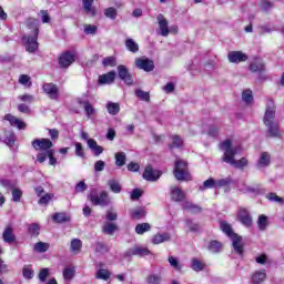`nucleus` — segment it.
Returning <instances> with one entry per match:
<instances>
[{
	"instance_id": "obj_1",
	"label": "nucleus",
	"mask_w": 284,
	"mask_h": 284,
	"mask_svg": "<svg viewBox=\"0 0 284 284\" xmlns=\"http://www.w3.org/2000/svg\"><path fill=\"white\" fill-rule=\"evenodd\" d=\"M220 149L224 152L222 156V161H224V163H229L230 165H233V168H239L240 170L250 165V161L246 158H242L239 161L234 159V156H236L239 152L241 154L243 150L239 145L232 146V140H224L220 144Z\"/></svg>"
},
{
	"instance_id": "obj_2",
	"label": "nucleus",
	"mask_w": 284,
	"mask_h": 284,
	"mask_svg": "<svg viewBox=\"0 0 284 284\" xmlns=\"http://www.w3.org/2000/svg\"><path fill=\"white\" fill-rule=\"evenodd\" d=\"M28 27L33 30V33L31 36H23L22 42L27 52L34 53L36 50H39V42H37V39H39V21L29 20Z\"/></svg>"
},
{
	"instance_id": "obj_3",
	"label": "nucleus",
	"mask_w": 284,
	"mask_h": 284,
	"mask_svg": "<svg viewBox=\"0 0 284 284\" xmlns=\"http://www.w3.org/2000/svg\"><path fill=\"white\" fill-rule=\"evenodd\" d=\"M88 199L92 205H101V207H105L110 203V195L108 194V191H102L99 194L97 189H91Z\"/></svg>"
},
{
	"instance_id": "obj_4",
	"label": "nucleus",
	"mask_w": 284,
	"mask_h": 284,
	"mask_svg": "<svg viewBox=\"0 0 284 284\" xmlns=\"http://www.w3.org/2000/svg\"><path fill=\"white\" fill-rule=\"evenodd\" d=\"M174 176L178 181H192L190 171L187 169V162L178 159L174 164Z\"/></svg>"
},
{
	"instance_id": "obj_5",
	"label": "nucleus",
	"mask_w": 284,
	"mask_h": 284,
	"mask_svg": "<svg viewBox=\"0 0 284 284\" xmlns=\"http://www.w3.org/2000/svg\"><path fill=\"white\" fill-rule=\"evenodd\" d=\"M276 118V104H274V100L267 99L266 100V110L264 113V124L272 125L274 123V119Z\"/></svg>"
},
{
	"instance_id": "obj_6",
	"label": "nucleus",
	"mask_w": 284,
	"mask_h": 284,
	"mask_svg": "<svg viewBox=\"0 0 284 284\" xmlns=\"http://www.w3.org/2000/svg\"><path fill=\"white\" fill-rule=\"evenodd\" d=\"M231 240L235 254L243 257L245 254V244H243V237L235 234L231 237Z\"/></svg>"
},
{
	"instance_id": "obj_7",
	"label": "nucleus",
	"mask_w": 284,
	"mask_h": 284,
	"mask_svg": "<svg viewBox=\"0 0 284 284\" xmlns=\"http://www.w3.org/2000/svg\"><path fill=\"white\" fill-rule=\"evenodd\" d=\"M32 148L36 150H42V152H49V150H52V141L50 139H36L31 143Z\"/></svg>"
},
{
	"instance_id": "obj_8",
	"label": "nucleus",
	"mask_w": 284,
	"mask_h": 284,
	"mask_svg": "<svg viewBox=\"0 0 284 284\" xmlns=\"http://www.w3.org/2000/svg\"><path fill=\"white\" fill-rule=\"evenodd\" d=\"M135 68L144 70V72H152V70H154V61L148 58H138L135 60Z\"/></svg>"
},
{
	"instance_id": "obj_9",
	"label": "nucleus",
	"mask_w": 284,
	"mask_h": 284,
	"mask_svg": "<svg viewBox=\"0 0 284 284\" xmlns=\"http://www.w3.org/2000/svg\"><path fill=\"white\" fill-rule=\"evenodd\" d=\"M58 63H59L60 68H70V65L74 63V53H72L70 51L63 52L59 57Z\"/></svg>"
},
{
	"instance_id": "obj_10",
	"label": "nucleus",
	"mask_w": 284,
	"mask_h": 284,
	"mask_svg": "<svg viewBox=\"0 0 284 284\" xmlns=\"http://www.w3.org/2000/svg\"><path fill=\"white\" fill-rule=\"evenodd\" d=\"M247 54L243 51H230L227 53V60L230 63H243L247 61Z\"/></svg>"
},
{
	"instance_id": "obj_11",
	"label": "nucleus",
	"mask_w": 284,
	"mask_h": 284,
	"mask_svg": "<svg viewBox=\"0 0 284 284\" xmlns=\"http://www.w3.org/2000/svg\"><path fill=\"white\" fill-rule=\"evenodd\" d=\"M118 74L121 81H124L126 85H132V83H134V80H132V74H130V71L128 70V67L123 64L119 65Z\"/></svg>"
},
{
	"instance_id": "obj_12",
	"label": "nucleus",
	"mask_w": 284,
	"mask_h": 284,
	"mask_svg": "<svg viewBox=\"0 0 284 284\" xmlns=\"http://www.w3.org/2000/svg\"><path fill=\"white\" fill-rule=\"evenodd\" d=\"M2 240L4 243L12 245V243L17 242V235H14V227L11 224H8L2 233Z\"/></svg>"
},
{
	"instance_id": "obj_13",
	"label": "nucleus",
	"mask_w": 284,
	"mask_h": 284,
	"mask_svg": "<svg viewBox=\"0 0 284 284\" xmlns=\"http://www.w3.org/2000/svg\"><path fill=\"white\" fill-rule=\"evenodd\" d=\"M156 19H158L159 32L161 37H169L170 27H169L168 19H165V16L160 13Z\"/></svg>"
},
{
	"instance_id": "obj_14",
	"label": "nucleus",
	"mask_w": 284,
	"mask_h": 284,
	"mask_svg": "<svg viewBox=\"0 0 284 284\" xmlns=\"http://www.w3.org/2000/svg\"><path fill=\"white\" fill-rule=\"evenodd\" d=\"M142 176L145 181H159V179H161V171L154 170L152 166H146Z\"/></svg>"
},
{
	"instance_id": "obj_15",
	"label": "nucleus",
	"mask_w": 284,
	"mask_h": 284,
	"mask_svg": "<svg viewBox=\"0 0 284 284\" xmlns=\"http://www.w3.org/2000/svg\"><path fill=\"white\" fill-rule=\"evenodd\" d=\"M150 251L144 246H133L125 252V256H149Z\"/></svg>"
},
{
	"instance_id": "obj_16",
	"label": "nucleus",
	"mask_w": 284,
	"mask_h": 284,
	"mask_svg": "<svg viewBox=\"0 0 284 284\" xmlns=\"http://www.w3.org/2000/svg\"><path fill=\"white\" fill-rule=\"evenodd\" d=\"M237 219L242 223V225H245V227H252V215H250V212L245 209H240L237 213Z\"/></svg>"
},
{
	"instance_id": "obj_17",
	"label": "nucleus",
	"mask_w": 284,
	"mask_h": 284,
	"mask_svg": "<svg viewBox=\"0 0 284 284\" xmlns=\"http://www.w3.org/2000/svg\"><path fill=\"white\" fill-rule=\"evenodd\" d=\"M116 79V72L110 71L105 74H102L98 79L100 85H111V83Z\"/></svg>"
},
{
	"instance_id": "obj_18",
	"label": "nucleus",
	"mask_w": 284,
	"mask_h": 284,
	"mask_svg": "<svg viewBox=\"0 0 284 284\" xmlns=\"http://www.w3.org/2000/svg\"><path fill=\"white\" fill-rule=\"evenodd\" d=\"M4 121H9L12 128H18V130H26V122L21 121L20 119H18L12 114H6Z\"/></svg>"
},
{
	"instance_id": "obj_19",
	"label": "nucleus",
	"mask_w": 284,
	"mask_h": 284,
	"mask_svg": "<svg viewBox=\"0 0 284 284\" xmlns=\"http://www.w3.org/2000/svg\"><path fill=\"white\" fill-rule=\"evenodd\" d=\"M272 155L267 152H262L260 159L256 163L257 170H263V168H268L270 163H272Z\"/></svg>"
},
{
	"instance_id": "obj_20",
	"label": "nucleus",
	"mask_w": 284,
	"mask_h": 284,
	"mask_svg": "<svg viewBox=\"0 0 284 284\" xmlns=\"http://www.w3.org/2000/svg\"><path fill=\"white\" fill-rule=\"evenodd\" d=\"M171 199L175 201V203H181V201H185V192L180 187L172 186L171 187Z\"/></svg>"
},
{
	"instance_id": "obj_21",
	"label": "nucleus",
	"mask_w": 284,
	"mask_h": 284,
	"mask_svg": "<svg viewBox=\"0 0 284 284\" xmlns=\"http://www.w3.org/2000/svg\"><path fill=\"white\" fill-rule=\"evenodd\" d=\"M43 91L50 97V99H59V88L54 83H45Z\"/></svg>"
},
{
	"instance_id": "obj_22",
	"label": "nucleus",
	"mask_w": 284,
	"mask_h": 284,
	"mask_svg": "<svg viewBox=\"0 0 284 284\" xmlns=\"http://www.w3.org/2000/svg\"><path fill=\"white\" fill-rule=\"evenodd\" d=\"M171 239L172 235H170V233H158L152 237L151 243H153V245H161V243H168Z\"/></svg>"
},
{
	"instance_id": "obj_23",
	"label": "nucleus",
	"mask_w": 284,
	"mask_h": 284,
	"mask_svg": "<svg viewBox=\"0 0 284 284\" xmlns=\"http://www.w3.org/2000/svg\"><path fill=\"white\" fill-rule=\"evenodd\" d=\"M88 148H90L91 152H93L94 156H100V154H103L104 150L103 146L99 145L97 143V140L90 139L88 140Z\"/></svg>"
},
{
	"instance_id": "obj_24",
	"label": "nucleus",
	"mask_w": 284,
	"mask_h": 284,
	"mask_svg": "<svg viewBox=\"0 0 284 284\" xmlns=\"http://www.w3.org/2000/svg\"><path fill=\"white\" fill-rule=\"evenodd\" d=\"M267 278V273L265 271H255L252 274L251 283L252 284H262Z\"/></svg>"
},
{
	"instance_id": "obj_25",
	"label": "nucleus",
	"mask_w": 284,
	"mask_h": 284,
	"mask_svg": "<svg viewBox=\"0 0 284 284\" xmlns=\"http://www.w3.org/2000/svg\"><path fill=\"white\" fill-rule=\"evenodd\" d=\"M78 103H80V105H83L87 116L90 118L97 113V110L89 101H82L81 99H79Z\"/></svg>"
},
{
	"instance_id": "obj_26",
	"label": "nucleus",
	"mask_w": 284,
	"mask_h": 284,
	"mask_svg": "<svg viewBox=\"0 0 284 284\" xmlns=\"http://www.w3.org/2000/svg\"><path fill=\"white\" fill-rule=\"evenodd\" d=\"M118 231H119V226L112 222H106L102 226V232L104 234H108L109 236H112V234H114V232H118Z\"/></svg>"
},
{
	"instance_id": "obj_27",
	"label": "nucleus",
	"mask_w": 284,
	"mask_h": 284,
	"mask_svg": "<svg viewBox=\"0 0 284 284\" xmlns=\"http://www.w3.org/2000/svg\"><path fill=\"white\" fill-rule=\"evenodd\" d=\"M182 209L187 210V212H191V214H199V212H201V209L199 207V205L190 201H184L182 203Z\"/></svg>"
},
{
	"instance_id": "obj_28",
	"label": "nucleus",
	"mask_w": 284,
	"mask_h": 284,
	"mask_svg": "<svg viewBox=\"0 0 284 284\" xmlns=\"http://www.w3.org/2000/svg\"><path fill=\"white\" fill-rule=\"evenodd\" d=\"M108 187H110L111 192L114 194H121V190H123L119 180L114 179L108 181Z\"/></svg>"
},
{
	"instance_id": "obj_29",
	"label": "nucleus",
	"mask_w": 284,
	"mask_h": 284,
	"mask_svg": "<svg viewBox=\"0 0 284 284\" xmlns=\"http://www.w3.org/2000/svg\"><path fill=\"white\" fill-rule=\"evenodd\" d=\"M106 110L111 116H116L121 112V105L116 102H108Z\"/></svg>"
},
{
	"instance_id": "obj_30",
	"label": "nucleus",
	"mask_w": 284,
	"mask_h": 284,
	"mask_svg": "<svg viewBox=\"0 0 284 284\" xmlns=\"http://www.w3.org/2000/svg\"><path fill=\"white\" fill-rule=\"evenodd\" d=\"M145 209L138 207L131 211V219H133V221H141V219H145Z\"/></svg>"
},
{
	"instance_id": "obj_31",
	"label": "nucleus",
	"mask_w": 284,
	"mask_h": 284,
	"mask_svg": "<svg viewBox=\"0 0 284 284\" xmlns=\"http://www.w3.org/2000/svg\"><path fill=\"white\" fill-rule=\"evenodd\" d=\"M267 126V136H281V132L278 131V124L272 122L271 124H266Z\"/></svg>"
},
{
	"instance_id": "obj_32",
	"label": "nucleus",
	"mask_w": 284,
	"mask_h": 284,
	"mask_svg": "<svg viewBox=\"0 0 284 284\" xmlns=\"http://www.w3.org/2000/svg\"><path fill=\"white\" fill-rule=\"evenodd\" d=\"M257 225L261 232H265L267 230V225H270L268 217L264 214L260 215L257 219Z\"/></svg>"
},
{
	"instance_id": "obj_33",
	"label": "nucleus",
	"mask_w": 284,
	"mask_h": 284,
	"mask_svg": "<svg viewBox=\"0 0 284 284\" xmlns=\"http://www.w3.org/2000/svg\"><path fill=\"white\" fill-rule=\"evenodd\" d=\"M191 267L194 272H203V270H205V264L201 260L194 257L191 261Z\"/></svg>"
},
{
	"instance_id": "obj_34",
	"label": "nucleus",
	"mask_w": 284,
	"mask_h": 284,
	"mask_svg": "<svg viewBox=\"0 0 284 284\" xmlns=\"http://www.w3.org/2000/svg\"><path fill=\"white\" fill-rule=\"evenodd\" d=\"M125 47L129 52H139V43L132 40V38L125 40Z\"/></svg>"
},
{
	"instance_id": "obj_35",
	"label": "nucleus",
	"mask_w": 284,
	"mask_h": 284,
	"mask_svg": "<svg viewBox=\"0 0 284 284\" xmlns=\"http://www.w3.org/2000/svg\"><path fill=\"white\" fill-rule=\"evenodd\" d=\"M242 101L247 105H251L252 101H254V95L252 94V90L246 89L242 93Z\"/></svg>"
},
{
	"instance_id": "obj_36",
	"label": "nucleus",
	"mask_w": 284,
	"mask_h": 284,
	"mask_svg": "<svg viewBox=\"0 0 284 284\" xmlns=\"http://www.w3.org/2000/svg\"><path fill=\"white\" fill-rule=\"evenodd\" d=\"M172 143L169 145L170 150H174V148H183V139L179 135H172Z\"/></svg>"
},
{
	"instance_id": "obj_37",
	"label": "nucleus",
	"mask_w": 284,
	"mask_h": 284,
	"mask_svg": "<svg viewBox=\"0 0 284 284\" xmlns=\"http://www.w3.org/2000/svg\"><path fill=\"white\" fill-rule=\"evenodd\" d=\"M81 247H83V242H81V240L73 239L71 241V252L79 254V252H81Z\"/></svg>"
},
{
	"instance_id": "obj_38",
	"label": "nucleus",
	"mask_w": 284,
	"mask_h": 284,
	"mask_svg": "<svg viewBox=\"0 0 284 284\" xmlns=\"http://www.w3.org/2000/svg\"><path fill=\"white\" fill-rule=\"evenodd\" d=\"M33 250L40 254H43V252H48V250H50V244L45 242H38L34 244Z\"/></svg>"
},
{
	"instance_id": "obj_39",
	"label": "nucleus",
	"mask_w": 284,
	"mask_h": 284,
	"mask_svg": "<svg viewBox=\"0 0 284 284\" xmlns=\"http://www.w3.org/2000/svg\"><path fill=\"white\" fill-rule=\"evenodd\" d=\"M110 276H111L110 271L105 268H100L95 273V278H100L101 281H108Z\"/></svg>"
},
{
	"instance_id": "obj_40",
	"label": "nucleus",
	"mask_w": 284,
	"mask_h": 284,
	"mask_svg": "<svg viewBox=\"0 0 284 284\" xmlns=\"http://www.w3.org/2000/svg\"><path fill=\"white\" fill-rule=\"evenodd\" d=\"M209 250L213 254H219V252H221V250H223V244H221V242H219V241H212L209 245Z\"/></svg>"
},
{
	"instance_id": "obj_41",
	"label": "nucleus",
	"mask_w": 284,
	"mask_h": 284,
	"mask_svg": "<svg viewBox=\"0 0 284 284\" xmlns=\"http://www.w3.org/2000/svg\"><path fill=\"white\" fill-rule=\"evenodd\" d=\"M54 199V194L52 193H44L40 196V200L38 201L39 205H48L50 201Z\"/></svg>"
},
{
	"instance_id": "obj_42",
	"label": "nucleus",
	"mask_w": 284,
	"mask_h": 284,
	"mask_svg": "<svg viewBox=\"0 0 284 284\" xmlns=\"http://www.w3.org/2000/svg\"><path fill=\"white\" fill-rule=\"evenodd\" d=\"M150 230H152L150 223H141L135 226V232L138 234H145V232H150Z\"/></svg>"
},
{
	"instance_id": "obj_43",
	"label": "nucleus",
	"mask_w": 284,
	"mask_h": 284,
	"mask_svg": "<svg viewBox=\"0 0 284 284\" xmlns=\"http://www.w3.org/2000/svg\"><path fill=\"white\" fill-rule=\"evenodd\" d=\"M125 153L124 152H118L115 153V165H118V168H123V165H125Z\"/></svg>"
},
{
	"instance_id": "obj_44",
	"label": "nucleus",
	"mask_w": 284,
	"mask_h": 284,
	"mask_svg": "<svg viewBox=\"0 0 284 284\" xmlns=\"http://www.w3.org/2000/svg\"><path fill=\"white\" fill-rule=\"evenodd\" d=\"M102 65L104 68H116V58L114 57H106L102 60Z\"/></svg>"
},
{
	"instance_id": "obj_45",
	"label": "nucleus",
	"mask_w": 284,
	"mask_h": 284,
	"mask_svg": "<svg viewBox=\"0 0 284 284\" xmlns=\"http://www.w3.org/2000/svg\"><path fill=\"white\" fill-rule=\"evenodd\" d=\"M220 227H221L222 232H224V234H226L231 239H232V236L235 235L234 231H232V226L227 222H222L220 224Z\"/></svg>"
},
{
	"instance_id": "obj_46",
	"label": "nucleus",
	"mask_w": 284,
	"mask_h": 284,
	"mask_svg": "<svg viewBox=\"0 0 284 284\" xmlns=\"http://www.w3.org/2000/svg\"><path fill=\"white\" fill-rule=\"evenodd\" d=\"M4 136V143H7V145L9 146H12L14 141H17V136H14V134L11 131H6Z\"/></svg>"
},
{
	"instance_id": "obj_47",
	"label": "nucleus",
	"mask_w": 284,
	"mask_h": 284,
	"mask_svg": "<svg viewBox=\"0 0 284 284\" xmlns=\"http://www.w3.org/2000/svg\"><path fill=\"white\" fill-rule=\"evenodd\" d=\"M248 70H251V72H263V70H265V64L258 63V62H252L248 67Z\"/></svg>"
},
{
	"instance_id": "obj_48",
	"label": "nucleus",
	"mask_w": 284,
	"mask_h": 284,
	"mask_svg": "<svg viewBox=\"0 0 284 284\" xmlns=\"http://www.w3.org/2000/svg\"><path fill=\"white\" fill-rule=\"evenodd\" d=\"M83 9L88 14H94V9H92V3L94 0H82Z\"/></svg>"
},
{
	"instance_id": "obj_49",
	"label": "nucleus",
	"mask_w": 284,
	"mask_h": 284,
	"mask_svg": "<svg viewBox=\"0 0 284 284\" xmlns=\"http://www.w3.org/2000/svg\"><path fill=\"white\" fill-rule=\"evenodd\" d=\"M161 274H151L146 277L148 284H161Z\"/></svg>"
},
{
	"instance_id": "obj_50",
	"label": "nucleus",
	"mask_w": 284,
	"mask_h": 284,
	"mask_svg": "<svg viewBox=\"0 0 284 284\" xmlns=\"http://www.w3.org/2000/svg\"><path fill=\"white\" fill-rule=\"evenodd\" d=\"M135 97H138V99H141L142 101H150V92H145L141 89L135 90Z\"/></svg>"
},
{
	"instance_id": "obj_51",
	"label": "nucleus",
	"mask_w": 284,
	"mask_h": 284,
	"mask_svg": "<svg viewBox=\"0 0 284 284\" xmlns=\"http://www.w3.org/2000/svg\"><path fill=\"white\" fill-rule=\"evenodd\" d=\"M212 187L216 189V180L210 178L209 180L204 181L201 190H211Z\"/></svg>"
},
{
	"instance_id": "obj_52",
	"label": "nucleus",
	"mask_w": 284,
	"mask_h": 284,
	"mask_svg": "<svg viewBox=\"0 0 284 284\" xmlns=\"http://www.w3.org/2000/svg\"><path fill=\"white\" fill-rule=\"evenodd\" d=\"M63 278L64 281H72L74 278V268L67 267L63 270Z\"/></svg>"
},
{
	"instance_id": "obj_53",
	"label": "nucleus",
	"mask_w": 284,
	"mask_h": 284,
	"mask_svg": "<svg viewBox=\"0 0 284 284\" xmlns=\"http://www.w3.org/2000/svg\"><path fill=\"white\" fill-rule=\"evenodd\" d=\"M232 183V178L215 180V187H225Z\"/></svg>"
},
{
	"instance_id": "obj_54",
	"label": "nucleus",
	"mask_w": 284,
	"mask_h": 284,
	"mask_svg": "<svg viewBox=\"0 0 284 284\" xmlns=\"http://www.w3.org/2000/svg\"><path fill=\"white\" fill-rule=\"evenodd\" d=\"M266 199H267L268 201H273V202H275V203H280L281 205H284V199L281 197V196H277L276 193H268V194L266 195Z\"/></svg>"
},
{
	"instance_id": "obj_55",
	"label": "nucleus",
	"mask_w": 284,
	"mask_h": 284,
	"mask_svg": "<svg viewBox=\"0 0 284 284\" xmlns=\"http://www.w3.org/2000/svg\"><path fill=\"white\" fill-rule=\"evenodd\" d=\"M40 230L41 227L39 226V224H31L28 227V232L29 234H31V236H39Z\"/></svg>"
},
{
	"instance_id": "obj_56",
	"label": "nucleus",
	"mask_w": 284,
	"mask_h": 284,
	"mask_svg": "<svg viewBox=\"0 0 284 284\" xmlns=\"http://www.w3.org/2000/svg\"><path fill=\"white\" fill-rule=\"evenodd\" d=\"M19 83L21 85H26V88H30V85H32V82H30V75L28 74L20 75Z\"/></svg>"
},
{
	"instance_id": "obj_57",
	"label": "nucleus",
	"mask_w": 284,
	"mask_h": 284,
	"mask_svg": "<svg viewBox=\"0 0 284 284\" xmlns=\"http://www.w3.org/2000/svg\"><path fill=\"white\" fill-rule=\"evenodd\" d=\"M52 219L55 223H65V221H68L65 213H55Z\"/></svg>"
},
{
	"instance_id": "obj_58",
	"label": "nucleus",
	"mask_w": 284,
	"mask_h": 284,
	"mask_svg": "<svg viewBox=\"0 0 284 284\" xmlns=\"http://www.w3.org/2000/svg\"><path fill=\"white\" fill-rule=\"evenodd\" d=\"M75 156L85 159V152H83V144H81V142L75 143Z\"/></svg>"
},
{
	"instance_id": "obj_59",
	"label": "nucleus",
	"mask_w": 284,
	"mask_h": 284,
	"mask_svg": "<svg viewBox=\"0 0 284 284\" xmlns=\"http://www.w3.org/2000/svg\"><path fill=\"white\" fill-rule=\"evenodd\" d=\"M21 196H23V192H21V190L14 189L12 191V199L14 203H19V201H21Z\"/></svg>"
},
{
	"instance_id": "obj_60",
	"label": "nucleus",
	"mask_w": 284,
	"mask_h": 284,
	"mask_svg": "<svg viewBox=\"0 0 284 284\" xmlns=\"http://www.w3.org/2000/svg\"><path fill=\"white\" fill-rule=\"evenodd\" d=\"M104 14L108 19H116V10L112 7L105 9Z\"/></svg>"
},
{
	"instance_id": "obj_61",
	"label": "nucleus",
	"mask_w": 284,
	"mask_h": 284,
	"mask_svg": "<svg viewBox=\"0 0 284 284\" xmlns=\"http://www.w3.org/2000/svg\"><path fill=\"white\" fill-rule=\"evenodd\" d=\"M97 30L98 28L94 24H84V32L87 34H97Z\"/></svg>"
},
{
	"instance_id": "obj_62",
	"label": "nucleus",
	"mask_w": 284,
	"mask_h": 284,
	"mask_svg": "<svg viewBox=\"0 0 284 284\" xmlns=\"http://www.w3.org/2000/svg\"><path fill=\"white\" fill-rule=\"evenodd\" d=\"M74 190H75V193L85 192V190H88V184H85L84 181H80V182L75 185Z\"/></svg>"
},
{
	"instance_id": "obj_63",
	"label": "nucleus",
	"mask_w": 284,
	"mask_h": 284,
	"mask_svg": "<svg viewBox=\"0 0 284 284\" xmlns=\"http://www.w3.org/2000/svg\"><path fill=\"white\" fill-rule=\"evenodd\" d=\"M22 274L24 278H32V276H34V273L32 272V268L30 266H24L22 270Z\"/></svg>"
},
{
	"instance_id": "obj_64",
	"label": "nucleus",
	"mask_w": 284,
	"mask_h": 284,
	"mask_svg": "<svg viewBox=\"0 0 284 284\" xmlns=\"http://www.w3.org/2000/svg\"><path fill=\"white\" fill-rule=\"evenodd\" d=\"M207 134H209V136H213V138L219 136V126H216V125H211V126L209 128Z\"/></svg>"
}]
</instances>
